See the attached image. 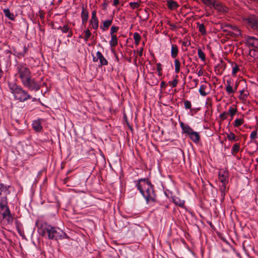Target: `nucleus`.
<instances>
[{
    "label": "nucleus",
    "mask_w": 258,
    "mask_h": 258,
    "mask_svg": "<svg viewBox=\"0 0 258 258\" xmlns=\"http://www.w3.org/2000/svg\"><path fill=\"white\" fill-rule=\"evenodd\" d=\"M136 187L145 199L147 203L155 202L156 196L154 189V185L147 178H140L137 181Z\"/></svg>",
    "instance_id": "obj_1"
},
{
    "label": "nucleus",
    "mask_w": 258,
    "mask_h": 258,
    "mask_svg": "<svg viewBox=\"0 0 258 258\" xmlns=\"http://www.w3.org/2000/svg\"><path fill=\"white\" fill-rule=\"evenodd\" d=\"M38 232L42 236L47 234L49 239L57 240L68 238L67 234L60 228L53 227L46 223H43L41 227L38 228Z\"/></svg>",
    "instance_id": "obj_2"
},
{
    "label": "nucleus",
    "mask_w": 258,
    "mask_h": 258,
    "mask_svg": "<svg viewBox=\"0 0 258 258\" xmlns=\"http://www.w3.org/2000/svg\"><path fill=\"white\" fill-rule=\"evenodd\" d=\"M8 85L10 89L16 99L23 102L32 98L31 96L27 91L23 89L21 86L17 85L16 83H9Z\"/></svg>",
    "instance_id": "obj_3"
},
{
    "label": "nucleus",
    "mask_w": 258,
    "mask_h": 258,
    "mask_svg": "<svg viewBox=\"0 0 258 258\" xmlns=\"http://www.w3.org/2000/svg\"><path fill=\"white\" fill-rule=\"evenodd\" d=\"M22 84L24 87L30 91L37 92L41 88L40 84L35 80V78H32L31 76L22 82Z\"/></svg>",
    "instance_id": "obj_4"
},
{
    "label": "nucleus",
    "mask_w": 258,
    "mask_h": 258,
    "mask_svg": "<svg viewBox=\"0 0 258 258\" xmlns=\"http://www.w3.org/2000/svg\"><path fill=\"white\" fill-rule=\"evenodd\" d=\"M17 70L21 82H23L31 76V73L29 69L24 65L18 64L17 66Z\"/></svg>",
    "instance_id": "obj_5"
},
{
    "label": "nucleus",
    "mask_w": 258,
    "mask_h": 258,
    "mask_svg": "<svg viewBox=\"0 0 258 258\" xmlns=\"http://www.w3.org/2000/svg\"><path fill=\"white\" fill-rule=\"evenodd\" d=\"M233 80L231 78L227 80L226 81V83L225 84V90L227 92L228 94L229 95L231 94H233L237 89V87L238 86V83L237 82L235 83L234 88H233Z\"/></svg>",
    "instance_id": "obj_6"
},
{
    "label": "nucleus",
    "mask_w": 258,
    "mask_h": 258,
    "mask_svg": "<svg viewBox=\"0 0 258 258\" xmlns=\"http://www.w3.org/2000/svg\"><path fill=\"white\" fill-rule=\"evenodd\" d=\"M247 23L252 29L258 32V18L255 16H250L245 19Z\"/></svg>",
    "instance_id": "obj_7"
},
{
    "label": "nucleus",
    "mask_w": 258,
    "mask_h": 258,
    "mask_svg": "<svg viewBox=\"0 0 258 258\" xmlns=\"http://www.w3.org/2000/svg\"><path fill=\"white\" fill-rule=\"evenodd\" d=\"M90 25L91 26V28L97 30L99 27V21L96 16V11H93L91 14V18L89 21Z\"/></svg>",
    "instance_id": "obj_8"
},
{
    "label": "nucleus",
    "mask_w": 258,
    "mask_h": 258,
    "mask_svg": "<svg viewBox=\"0 0 258 258\" xmlns=\"http://www.w3.org/2000/svg\"><path fill=\"white\" fill-rule=\"evenodd\" d=\"M245 44L253 48H258V39L252 36H246Z\"/></svg>",
    "instance_id": "obj_9"
},
{
    "label": "nucleus",
    "mask_w": 258,
    "mask_h": 258,
    "mask_svg": "<svg viewBox=\"0 0 258 258\" xmlns=\"http://www.w3.org/2000/svg\"><path fill=\"white\" fill-rule=\"evenodd\" d=\"M10 185H5L4 183H0V196H6L11 193L10 188Z\"/></svg>",
    "instance_id": "obj_10"
},
{
    "label": "nucleus",
    "mask_w": 258,
    "mask_h": 258,
    "mask_svg": "<svg viewBox=\"0 0 258 258\" xmlns=\"http://www.w3.org/2000/svg\"><path fill=\"white\" fill-rule=\"evenodd\" d=\"M3 219H6L8 224H12L13 221V218L10 212V209H6L4 212L2 213Z\"/></svg>",
    "instance_id": "obj_11"
},
{
    "label": "nucleus",
    "mask_w": 258,
    "mask_h": 258,
    "mask_svg": "<svg viewBox=\"0 0 258 258\" xmlns=\"http://www.w3.org/2000/svg\"><path fill=\"white\" fill-rule=\"evenodd\" d=\"M179 124L182 130V134H186L188 136L191 132L193 131V130L187 124H185L184 122L180 121L179 122Z\"/></svg>",
    "instance_id": "obj_12"
},
{
    "label": "nucleus",
    "mask_w": 258,
    "mask_h": 258,
    "mask_svg": "<svg viewBox=\"0 0 258 258\" xmlns=\"http://www.w3.org/2000/svg\"><path fill=\"white\" fill-rule=\"evenodd\" d=\"M81 17L82 19V23L83 25H86L89 18V12L84 8V6L82 7V12L81 14Z\"/></svg>",
    "instance_id": "obj_13"
},
{
    "label": "nucleus",
    "mask_w": 258,
    "mask_h": 258,
    "mask_svg": "<svg viewBox=\"0 0 258 258\" xmlns=\"http://www.w3.org/2000/svg\"><path fill=\"white\" fill-rule=\"evenodd\" d=\"M228 172L226 170L221 169L219 172V179L221 183H227Z\"/></svg>",
    "instance_id": "obj_14"
},
{
    "label": "nucleus",
    "mask_w": 258,
    "mask_h": 258,
    "mask_svg": "<svg viewBox=\"0 0 258 258\" xmlns=\"http://www.w3.org/2000/svg\"><path fill=\"white\" fill-rule=\"evenodd\" d=\"M9 208L8 206V198L6 196L0 197V213L4 209Z\"/></svg>",
    "instance_id": "obj_15"
},
{
    "label": "nucleus",
    "mask_w": 258,
    "mask_h": 258,
    "mask_svg": "<svg viewBox=\"0 0 258 258\" xmlns=\"http://www.w3.org/2000/svg\"><path fill=\"white\" fill-rule=\"evenodd\" d=\"M213 8L222 13H226L227 12V8L223 6L221 3L218 2L217 0L216 1V3L214 5Z\"/></svg>",
    "instance_id": "obj_16"
},
{
    "label": "nucleus",
    "mask_w": 258,
    "mask_h": 258,
    "mask_svg": "<svg viewBox=\"0 0 258 258\" xmlns=\"http://www.w3.org/2000/svg\"><path fill=\"white\" fill-rule=\"evenodd\" d=\"M188 136L190 139L195 143H199L200 140V136L199 134L197 132L193 131Z\"/></svg>",
    "instance_id": "obj_17"
},
{
    "label": "nucleus",
    "mask_w": 258,
    "mask_h": 258,
    "mask_svg": "<svg viewBox=\"0 0 258 258\" xmlns=\"http://www.w3.org/2000/svg\"><path fill=\"white\" fill-rule=\"evenodd\" d=\"M96 56L98 57V58H99L101 66H106L108 64V61L104 57L101 52L97 51L96 52Z\"/></svg>",
    "instance_id": "obj_18"
},
{
    "label": "nucleus",
    "mask_w": 258,
    "mask_h": 258,
    "mask_svg": "<svg viewBox=\"0 0 258 258\" xmlns=\"http://www.w3.org/2000/svg\"><path fill=\"white\" fill-rule=\"evenodd\" d=\"M167 5L168 9L170 10H176L179 7L177 2L173 0H167Z\"/></svg>",
    "instance_id": "obj_19"
},
{
    "label": "nucleus",
    "mask_w": 258,
    "mask_h": 258,
    "mask_svg": "<svg viewBox=\"0 0 258 258\" xmlns=\"http://www.w3.org/2000/svg\"><path fill=\"white\" fill-rule=\"evenodd\" d=\"M32 126L36 132H39L42 129L41 120L38 119L34 120L32 123Z\"/></svg>",
    "instance_id": "obj_20"
},
{
    "label": "nucleus",
    "mask_w": 258,
    "mask_h": 258,
    "mask_svg": "<svg viewBox=\"0 0 258 258\" xmlns=\"http://www.w3.org/2000/svg\"><path fill=\"white\" fill-rule=\"evenodd\" d=\"M112 19L110 20H106L103 21V25H101L100 28L103 31H105L108 29L112 23Z\"/></svg>",
    "instance_id": "obj_21"
},
{
    "label": "nucleus",
    "mask_w": 258,
    "mask_h": 258,
    "mask_svg": "<svg viewBox=\"0 0 258 258\" xmlns=\"http://www.w3.org/2000/svg\"><path fill=\"white\" fill-rule=\"evenodd\" d=\"M178 53V48L176 44L171 45V55L172 58H175Z\"/></svg>",
    "instance_id": "obj_22"
},
{
    "label": "nucleus",
    "mask_w": 258,
    "mask_h": 258,
    "mask_svg": "<svg viewBox=\"0 0 258 258\" xmlns=\"http://www.w3.org/2000/svg\"><path fill=\"white\" fill-rule=\"evenodd\" d=\"M173 202L176 205H178L181 207H183L184 205V201L181 200L179 198L176 197H173L172 198Z\"/></svg>",
    "instance_id": "obj_23"
},
{
    "label": "nucleus",
    "mask_w": 258,
    "mask_h": 258,
    "mask_svg": "<svg viewBox=\"0 0 258 258\" xmlns=\"http://www.w3.org/2000/svg\"><path fill=\"white\" fill-rule=\"evenodd\" d=\"M5 15L11 20H14L15 17L13 14L11 13L9 9H5L3 10Z\"/></svg>",
    "instance_id": "obj_24"
},
{
    "label": "nucleus",
    "mask_w": 258,
    "mask_h": 258,
    "mask_svg": "<svg viewBox=\"0 0 258 258\" xmlns=\"http://www.w3.org/2000/svg\"><path fill=\"white\" fill-rule=\"evenodd\" d=\"M240 149V144L239 143H235L233 145L231 149V154L233 155H235L237 153Z\"/></svg>",
    "instance_id": "obj_25"
},
{
    "label": "nucleus",
    "mask_w": 258,
    "mask_h": 258,
    "mask_svg": "<svg viewBox=\"0 0 258 258\" xmlns=\"http://www.w3.org/2000/svg\"><path fill=\"white\" fill-rule=\"evenodd\" d=\"M226 137L229 141L236 142L239 140L238 138L235 136L234 134L232 132H230L229 133L227 134Z\"/></svg>",
    "instance_id": "obj_26"
},
{
    "label": "nucleus",
    "mask_w": 258,
    "mask_h": 258,
    "mask_svg": "<svg viewBox=\"0 0 258 258\" xmlns=\"http://www.w3.org/2000/svg\"><path fill=\"white\" fill-rule=\"evenodd\" d=\"M111 36V38L109 44L111 47H114L117 45V37L115 35H112Z\"/></svg>",
    "instance_id": "obj_27"
},
{
    "label": "nucleus",
    "mask_w": 258,
    "mask_h": 258,
    "mask_svg": "<svg viewBox=\"0 0 258 258\" xmlns=\"http://www.w3.org/2000/svg\"><path fill=\"white\" fill-rule=\"evenodd\" d=\"M197 25L198 26V29H199V32H200L203 35H206L207 33V32H206L204 25L203 23L200 24L199 22L197 23Z\"/></svg>",
    "instance_id": "obj_28"
},
{
    "label": "nucleus",
    "mask_w": 258,
    "mask_h": 258,
    "mask_svg": "<svg viewBox=\"0 0 258 258\" xmlns=\"http://www.w3.org/2000/svg\"><path fill=\"white\" fill-rule=\"evenodd\" d=\"M207 88V86L206 85H202L200 86V88L199 89V93L201 94V95L203 96H206L208 94V92H206L205 91V90Z\"/></svg>",
    "instance_id": "obj_29"
},
{
    "label": "nucleus",
    "mask_w": 258,
    "mask_h": 258,
    "mask_svg": "<svg viewBox=\"0 0 258 258\" xmlns=\"http://www.w3.org/2000/svg\"><path fill=\"white\" fill-rule=\"evenodd\" d=\"M249 54L250 56L253 57L254 59L258 58V51L255 48L250 49Z\"/></svg>",
    "instance_id": "obj_30"
},
{
    "label": "nucleus",
    "mask_w": 258,
    "mask_h": 258,
    "mask_svg": "<svg viewBox=\"0 0 258 258\" xmlns=\"http://www.w3.org/2000/svg\"><path fill=\"white\" fill-rule=\"evenodd\" d=\"M133 37L135 44L137 45H139L141 38L140 35L138 33L135 32L134 33Z\"/></svg>",
    "instance_id": "obj_31"
},
{
    "label": "nucleus",
    "mask_w": 258,
    "mask_h": 258,
    "mask_svg": "<svg viewBox=\"0 0 258 258\" xmlns=\"http://www.w3.org/2000/svg\"><path fill=\"white\" fill-rule=\"evenodd\" d=\"M244 122V120L242 118H237L234 120L233 125L235 127H239Z\"/></svg>",
    "instance_id": "obj_32"
},
{
    "label": "nucleus",
    "mask_w": 258,
    "mask_h": 258,
    "mask_svg": "<svg viewBox=\"0 0 258 258\" xmlns=\"http://www.w3.org/2000/svg\"><path fill=\"white\" fill-rule=\"evenodd\" d=\"M174 64H175V72L177 74L180 71V62L178 59H175L174 60Z\"/></svg>",
    "instance_id": "obj_33"
},
{
    "label": "nucleus",
    "mask_w": 258,
    "mask_h": 258,
    "mask_svg": "<svg viewBox=\"0 0 258 258\" xmlns=\"http://www.w3.org/2000/svg\"><path fill=\"white\" fill-rule=\"evenodd\" d=\"M198 55L199 57L203 61H205L206 59L205 54L202 49L199 48L198 50Z\"/></svg>",
    "instance_id": "obj_34"
},
{
    "label": "nucleus",
    "mask_w": 258,
    "mask_h": 258,
    "mask_svg": "<svg viewBox=\"0 0 258 258\" xmlns=\"http://www.w3.org/2000/svg\"><path fill=\"white\" fill-rule=\"evenodd\" d=\"M237 111V109L236 106L235 107H230L229 109L228 114L230 115V116L233 117V116L235 114V113Z\"/></svg>",
    "instance_id": "obj_35"
},
{
    "label": "nucleus",
    "mask_w": 258,
    "mask_h": 258,
    "mask_svg": "<svg viewBox=\"0 0 258 258\" xmlns=\"http://www.w3.org/2000/svg\"><path fill=\"white\" fill-rule=\"evenodd\" d=\"M203 2L209 7H213L217 0H202Z\"/></svg>",
    "instance_id": "obj_36"
},
{
    "label": "nucleus",
    "mask_w": 258,
    "mask_h": 258,
    "mask_svg": "<svg viewBox=\"0 0 258 258\" xmlns=\"http://www.w3.org/2000/svg\"><path fill=\"white\" fill-rule=\"evenodd\" d=\"M84 33L85 34V37H84V40L85 42L88 41L89 38L91 36V33L89 29H87L84 31Z\"/></svg>",
    "instance_id": "obj_37"
},
{
    "label": "nucleus",
    "mask_w": 258,
    "mask_h": 258,
    "mask_svg": "<svg viewBox=\"0 0 258 258\" xmlns=\"http://www.w3.org/2000/svg\"><path fill=\"white\" fill-rule=\"evenodd\" d=\"M225 67L226 63H225V62L223 60H221L220 63H218L217 66L215 67V69H218L219 70L221 69L223 70H224Z\"/></svg>",
    "instance_id": "obj_38"
},
{
    "label": "nucleus",
    "mask_w": 258,
    "mask_h": 258,
    "mask_svg": "<svg viewBox=\"0 0 258 258\" xmlns=\"http://www.w3.org/2000/svg\"><path fill=\"white\" fill-rule=\"evenodd\" d=\"M178 77L177 75H176L175 78L172 81H169V83L171 85L172 88L176 87L178 83V80L176 79Z\"/></svg>",
    "instance_id": "obj_39"
},
{
    "label": "nucleus",
    "mask_w": 258,
    "mask_h": 258,
    "mask_svg": "<svg viewBox=\"0 0 258 258\" xmlns=\"http://www.w3.org/2000/svg\"><path fill=\"white\" fill-rule=\"evenodd\" d=\"M59 29H61V31L63 33H67L69 32V30L70 29V27L68 25H64L63 27L60 26L58 28Z\"/></svg>",
    "instance_id": "obj_40"
},
{
    "label": "nucleus",
    "mask_w": 258,
    "mask_h": 258,
    "mask_svg": "<svg viewBox=\"0 0 258 258\" xmlns=\"http://www.w3.org/2000/svg\"><path fill=\"white\" fill-rule=\"evenodd\" d=\"M130 7L133 9H136L138 8L140 6V4L138 2H131L129 4Z\"/></svg>",
    "instance_id": "obj_41"
},
{
    "label": "nucleus",
    "mask_w": 258,
    "mask_h": 258,
    "mask_svg": "<svg viewBox=\"0 0 258 258\" xmlns=\"http://www.w3.org/2000/svg\"><path fill=\"white\" fill-rule=\"evenodd\" d=\"M184 107L186 109H190L191 107V103L188 100H185L184 101Z\"/></svg>",
    "instance_id": "obj_42"
},
{
    "label": "nucleus",
    "mask_w": 258,
    "mask_h": 258,
    "mask_svg": "<svg viewBox=\"0 0 258 258\" xmlns=\"http://www.w3.org/2000/svg\"><path fill=\"white\" fill-rule=\"evenodd\" d=\"M119 28L117 26H112L110 29V34L111 35H114L113 33L117 32Z\"/></svg>",
    "instance_id": "obj_43"
},
{
    "label": "nucleus",
    "mask_w": 258,
    "mask_h": 258,
    "mask_svg": "<svg viewBox=\"0 0 258 258\" xmlns=\"http://www.w3.org/2000/svg\"><path fill=\"white\" fill-rule=\"evenodd\" d=\"M250 138L251 140H254L257 138V131L256 130L251 132Z\"/></svg>",
    "instance_id": "obj_44"
},
{
    "label": "nucleus",
    "mask_w": 258,
    "mask_h": 258,
    "mask_svg": "<svg viewBox=\"0 0 258 258\" xmlns=\"http://www.w3.org/2000/svg\"><path fill=\"white\" fill-rule=\"evenodd\" d=\"M239 70L238 65L235 64L232 69V75H235L237 72Z\"/></svg>",
    "instance_id": "obj_45"
},
{
    "label": "nucleus",
    "mask_w": 258,
    "mask_h": 258,
    "mask_svg": "<svg viewBox=\"0 0 258 258\" xmlns=\"http://www.w3.org/2000/svg\"><path fill=\"white\" fill-rule=\"evenodd\" d=\"M222 184L220 185V191H226V184L227 183H221Z\"/></svg>",
    "instance_id": "obj_46"
},
{
    "label": "nucleus",
    "mask_w": 258,
    "mask_h": 258,
    "mask_svg": "<svg viewBox=\"0 0 258 258\" xmlns=\"http://www.w3.org/2000/svg\"><path fill=\"white\" fill-rule=\"evenodd\" d=\"M228 114V113H227L226 112H224L222 113L221 114H220V117L221 119L224 120V119H226Z\"/></svg>",
    "instance_id": "obj_47"
},
{
    "label": "nucleus",
    "mask_w": 258,
    "mask_h": 258,
    "mask_svg": "<svg viewBox=\"0 0 258 258\" xmlns=\"http://www.w3.org/2000/svg\"><path fill=\"white\" fill-rule=\"evenodd\" d=\"M23 49H24L23 51L19 53L20 55H22V56H24L25 54L26 53V52L28 50V48L26 46H24L23 47Z\"/></svg>",
    "instance_id": "obj_48"
},
{
    "label": "nucleus",
    "mask_w": 258,
    "mask_h": 258,
    "mask_svg": "<svg viewBox=\"0 0 258 258\" xmlns=\"http://www.w3.org/2000/svg\"><path fill=\"white\" fill-rule=\"evenodd\" d=\"M157 71L158 72H161L162 71L161 64L160 63H158L157 64Z\"/></svg>",
    "instance_id": "obj_49"
},
{
    "label": "nucleus",
    "mask_w": 258,
    "mask_h": 258,
    "mask_svg": "<svg viewBox=\"0 0 258 258\" xmlns=\"http://www.w3.org/2000/svg\"><path fill=\"white\" fill-rule=\"evenodd\" d=\"M168 25L170 27H171V29L172 30H174L176 28V26L174 24L168 23Z\"/></svg>",
    "instance_id": "obj_50"
},
{
    "label": "nucleus",
    "mask_w": 258,
    "mask_h": 258,
    "mask_svg": "<svg viewBox=\"0 0 258 258\" xmlns=\"http://www.w3.org/2000/svg\"><path fill=\"white\" fill-rule=\"evenodd\" d=\"M203 75V71L202 69H201L198 73V76L200 77V76H202Z\"/></svg>",
    "instance_id": "obj_51"
},
{
    "label": "nucleus",
    "mask_w": 258,
    "mask_h": 258,
    "mask_svg": "<svg viewBox=\"0 0 258 258\" xmlns=\"http://www.w3.org/2000/svg\"><path fill=\"white\" fill-rule=\"evenodd\" d=\"M166 84L164 81L161 82V84H160V87L161 88H164L166 87Z\"/></svg>",
    "instance_id": "obj_52"
},
{
    "label": "nucleus",
    "mask_w": 258,
    "mask_h": 258,
    "mask_svg": "<svg viewBox=\"0 0 258 258\" xmlns=\"http://www.w3.org/2000/svg\"><path fill=\"white\" fill-rule=\"evenodd\" d=\"M68 32V34L67 35V37H69V38L71 37L72 36V35H73L72 31H69V32Z\"/></svg>",
    "instance_id": "obj_53"
},
{
    "label": "nucleus",
    "mask_w": 258,
    "mask_h": 258,
    "mask_svg": "<svg viewBox=\"0 0 258 258\" xmlns=\"http://www.w3.org/2000/svg\"><path fill=\"white\" fill-rule=\"evenodd\" d=\"M119 0H113V5L117 6L119 4Z\"/></svg>",
    "instance_id": "obj_54"
},
{
    "label": "nucleus",
    "mask_w": 258,
    "mask_h": 258,
    "mask_svg": "<svg viewBox=\"0 0 258 258\" xmlns=\"http://www.w3.org/2000/svg\"><path fill=\"white\" fill-rule=\"evenodd\" d=\"M143 48H141L140 51H139V56H141L143 55Z\"/></svg>",
    "instance_id": "obj_55"
},
{
    "label": "nucleus",
    "mask_w": 258,
    "mask_h": 258,
    "mask_svg": "<svg viewBox=\"0 0 258 258\" xmlns=\"http://www.w3.org/2000/svg\"><path fill=\"white\" fill-rule=\"evenodd\" d=\"M221 192V196L222 197L223 200L224 199L225 196V191H220Z\"/></svg>",
    "instance_id": "obj_56"
},
{
    "label": "nucleus",
    "mask_w": 258,
    "mask_h": 258,
    "mask_svg": "<svg viewBox=\"0 0 258 258\" xmlns=\"http://www.w3.org/2000/svg\"><path fill=\"white\" fill-rule=\"evenodd\" d=\"M247 97V95L246 94H243L241 97H240V99L244 100Z\"/></svg>",
    "instance_id": "obj_57"
},
{
    "label": "nucleus",
    "mask_w": 258,
    "mask_h": 258,
    "mask_svg": "<svg viewBox=\"0 0 258 258\" xmlns=\"http://www.w3.org/2000/svg\"><path fill=\"white\" fill-rule=\"evenodd\" d=\"M107 3H106V2H104L103 4H102V6L103 7V9H105L107 6Z\"/></svg>",
    "instance_id": "obj_58"
},
{
    "label": "nucleus",
    "mask_w": 258,
    "mask_h": 258,
    "mask_svg": "<svg viewBox=\"0 0 258 258\" xmlns=\"http://www.w3.org/2000/svg\"><path fill=\"white\" fill-rule=\"evenodd\" d=\"M99 60V58H98V57L96 56V57H94L93 58V61L94 62H96Z\"/></svg>",
    "instance_id": "obj_59"
},
{
    "label": "nucleus",
    "mask_w": 258,
    "mask_h": 258,
    "mask_svg": "<svg viewBox=\"0 0 258 258\" xmlns=\"http://www.w3.org/2000/svg\"><path fill=\"white\" fill-rule=\"evenodd\" d=\"M193 81L195 82V87H196L198 84V80L197 79H194Z\"/></svg>",
    "instance_id": "obj_60"
},
{
    "label": "nucleus",
    "mask_w": 258,
    "mask_h": 258,
    "mask_svg": "<svg viewBox=\"0 0 258 258\" xmlns=\"http://www.w3.org/2000/svg\"><path fill=\"white\" fill-rule=\"evenodd\" d=\"M3 75V72L2 69L0 68V78H2Z\"/></svg>",
    "instance_id": "obj_61"
},
{
    "label": "nucleus",
    "mask_w": 258,
    "mask_h": 258,
    "mask_svg": "<svg viewBox=\"0 0 258 258\" xmlns=\"http://www.w3.org/2000/svg\"><path fill=\"white\" fill-rule=\"evenodd\" d=\"M69 177H66L64 179V183H66L69 180Z\"/></svg>",
    "instance_id": "obj_62"
},
{
    "label": "nucleus",
    "mask_w": 258,
    "mask_h": 258,
    "mask_svg": "<svg viewBox=\"0 0 258 258\" xmlns=\"http://www.w3.org/2000/svg\"><path fill=\"white\" fill-rule=\"evenodd\" d=\"M243 92H244L243 90L240 91V93L241 95H242L243 94Z\"/></svg>",
    "instance_id": "obj_63"
},
{
    "label": "nucleus",
    "mask_w": 258,
    "mask_h": 258,
    "mask_svg": "<svg viewBox=\"0 0 258 258\" xmlns=\"http://www.w3.org/2000/svg\"><path fill=\"white\" fill-rule=\"evenodd\" d=\"M233 29L236 30L237 32L240 33L239 30L236 27H234V28Z\"/></svg>",
    "instance_id": "obj_64"
}]
</instances>
